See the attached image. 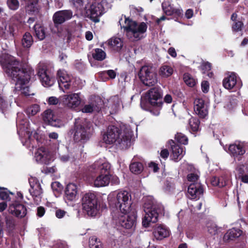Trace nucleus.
Here are the masks:
<instances>
[{"instance_id":"nucleus-35","label":"nucleus","mask_w":248,"mask_h":248,"mask_svg":"<svg viewBox=\"0 0 248 248\" xmlns=\"http://www.w3.org/2000/svg\"><path fill=\"white\" fill-rule=\"evenodd\" d=\"M129 168L131 171L135 174H139L141 173L143 170L142 164L138 162L132 163Z\"/></svg>"},{"instance_id":"nucleus-36","label":"nucleus","mask_w":248,"mask_h":248,"mask_svg":"<svg viewBox=\"0 0 248 248\" xmlns=\"http://www.w3.org/2000/svg\"><path fill=\"white\" fill-rule=\"evenodd\" d=\"M34 29L36 37L40 40H43L45 38V31L44 28L39 24H36L34 26Z\"/></svg>"},{"instance_id":"nucleus-43","label":"nucleus","mask_w":248,"mask_h":248,"mask_svg":"<svg viewBox=\"0 0 248 248\" xmlns=\"http://www.w3.org/2000/svg\"><path fill=\"white\" fill-rule=\"evenodd\" d=\"M175 139L180 143L186 145L188 143V138L182 133H177L175 135Z\"/></svg>"},{"instance_id":"nucleus-31","label":"nucleus","mask_w":248,"mask_h":248,"mask_svg":"<svg viewBox=\"0 0 248 248\" xmlns=\"http://www.w3.org/2000/svg\"><path fill=\"white\" fill-rule=\"evenodd\" d=\"M33 42V38L30 33L26 32L21 40L22 46L25 48H29L31 46Z\"/></svg>"},{"instance_id":"nucleus-38","label":"nucleus","mask_w":248,"mask_h":248,"mask_svg":"<svg viewBox=\"0 0 248 248\" xmlns=\"http://www.w3.org/2000/svg\"><path fill=\"white\" fill-rule=\"evenodd\" d=\"M89 247L90 248H102V244L100 240L94 236L91 237L89 239Z\"/></svg>"},{"instance_id":"nucleus-20","label":"nucleus","mask_w":248,"mask_h":248,"mask_svg":"<svg viewBox=\"0 0 248 248\" xmlns=\"http://www.w3.org/2000/svg\"><path fill=\"white\" fill-rule=\"evenodd\" d=\"M44 121L53 126L59 127L61 124V121L54 115L51 109L45 110L43 114Z\"/></svg>"},{"instance_id":"nucleus-47","label":"nucleus","mask_w":248,"mask_h":248,"mask_svg":"<svg viewBox=\"0 0 248 248\" xmlns=\"http://www.w3.org/2000/svg\"><path fill=\"white\" fill-rule=\"evenodd\" d=\"M175 188L174 184L169 180H166L165 183L164 189L168 193L172 192Z\"/></svg>"},{"instance_id":"nucleus-46","label":"nucleus","mask_w":248,"mask_h":248,"mask_svg":"<svg viewBox=\"0 0 248 248\" xmlns=\"http://www.w3.org/2000/svg\"><path fill=\"white\" fill-rule=\"evenodd\" d=\"M243 27V23L241 21H235L232 25V31L233 32H238L242 30Z\"/></svg>"},{"instance_id":"nucleus-11","label":"nucleus","mask_w":248,"mask_h":248,"mask_svg":"<svg viewBox=\"0 0 248 248\" xmlns=\"http://www.w3.org/2000/svg\"><path fill=\"white\" fill-rule=\"evenodd\" d=\"M37 75L44 86L50 87L54 84L55 79L48 73L47 71V67L45 64L43 63L38 64Z\"/></svg>"},{"instance_id":"nucleus-34","label":"nucleus","mask_w":248,"mask_h":248,"mask_svg":"<svg viewBox=\"0 0 248 248\" xmlns=\"http://www.w3.org/2000/svg\"><path fill=\"white\" fill-rule=\"evenodd\" d=\"M92 56L94 60L102 61L106 58V54L102 49L95 48L93 50Z\"/></svg>"},{"instance_id":"nucleus-32","label":"nucleus","mask_w":248,"mask_h":248,"mask_svg":"<svg viewBox=\"0 0 248 248\" xmlns=\"http://www.w3.org/2000/svg\"><path fill=\"white\" fill-rule=\"evenodd\" d=\"M108 44L117 51L120 50L123 46L122 40L118 37H113L110 39L108 40Z\"/></svg>"},{"instance_id":"nucleus-3","label":"nucleus","mask_w":248,"mask_h":248,"mask_svg":"<svg viewBox=\"0 0 248 248\" xmlns=\"http://www.w3.org/2000/svg\"><path fill=\"white\" fill-rule=\"evenodd\" d=\"M93 132L92 123L79 118L75 119L73 128L70 130L71 134H74V140L81 143H84L89 140Z\"/></svg>"},{"instance_id":"nucleus-57","label":"nucleus","mask_w":248,"mask_h":248,"mask_svg":"<svg viewBox=\"0 0 248 248\" xmlns=\"http://www.w3.org/2000/svg\"><path fill=\"white\" fill-rule=\"evenodd\" d=\"M104 74H107L112 79L115 78L116 76V72L113 70H109L104 71Z\"/></svg>"},{"instance_id":"nucleus-52","label":"nucleus","mask_w":248,"mask_h":248,"mask_svg":"<svg viewBox=\"0 0 248 248\" xmlns=\"http://www.w3.org/2000/svg\"><path fill=\"white\" fill-rule=\"evenodd\" d=\"M202 90L204 93H207L209 91V84L207 81H203L201 84Z\"/></svg>"},{"instance_id":"nucleus-1","label":"nucleus","mask_w":248,"mask_h":248,"mask_svg":"<svg viewBox=\"0 0 248 248\" xmlns=\"http://www.w3.org/2000/svg\"><path fill=\"white\" fill-rule=\"evenodd\" d=\"M0 63L4 72L16 83V88L21 91L25 96L34 95V93L26 85L29 83L33 70L20 67V62L15 57L8 54L0 55Z\"/></svg>"},{"instance_id":"nucleus-50","label":"nucleus","mask_w":248,"mask_h":248,"mask_svg":"<svg viewBox=\"0 0 248 248\" xmlns=\"http://www.w3.org/2000/svg\"><path fill=\"white\" fill-rule=\"evenodd\" d=\"M51 187L53 191L59 192L62 187V185L58 182H54L51 184Z\"/></svg>"},{"instance_id":"nucleus-58","label":"nucleus","mask_w":248,"mask_h":248,"mask_svg":"<svg viewBox=\"0 0 248 248\" xmlns=\"http://www.w3.org/2000/svg\"><path fill=\"white\" fill-rule=\"evenodd\" d=\"M45 213V208L42 206H40L37 208V215L39 217H42L44 216Z\"/></svg>"},{"instance_id":"nucleus-53","label":"nucleus","mask_w":248,"mask_h":248,"mask_svg":"<svg viewBox=\"0 0 248 248\" xmlns=\"http://www.w3.org/2000/svg\"><path fill=\"white\" fill-rule=\"evenodd\" d=\"M202 69L204 71H208L211 69V64L209 62H203L202 64Z\"/></svg>"},{"instance_id":"nucleus-10","label":"nucleus","mask_w":248,"mask_h":248,"mask_svg":"<svg viewBox=\"0 0 248 248\" xmlns=\"http://www.w3.org/2000/svg\"><path fill=\"white\" fill-rule=\"evenodd\" d=\"M122 215L113 217L122 227L125 229H131L134 227L136 223V212L135 210L129 211V213H121Z\"/></svg>"},{"instance_id":"nucleus-28","label":"nucleus","mask_w":248,"mask_h":248,"mask_svg":"<svg viewBox=\"0 0 248 248\" xmlns=\"http://www.w3.org/2000/svg\"><path fill=\"white\" fill-rule=\"evenodd\" d=\"M242 231L238 229L232 228L229 230L224 235L223 240L228 242L237 238L242 235Z\"/></svg>"},{"instance_id":"nucleus-21","label":"nucleus","mask_w":248,"mask_h":248,"mask_svg":"<svg viewBox=\"0 0 248 248\" xmlns=\"http://www.w3.org/2000/svg\"><path fill=\"white\" fill-rule=\"evenodd\" d=\"M10 212L17 217L22 218L27 214V209L25 206L17 202H15L9 206Z\"/></svg>"},{"instance_id":"nucleus-64","label":"nucleus","mask_w":248,"mask_h":248,"mask_svg":"<svg viewBox=\"0 0 248 248\" xmlns=\"http://www.w3.org/2000/svg\"><path fill=\"white\" fill-rule=\"evenodd\" d=\"M55 248H67L65 243H59L56 245Z\"/></svg>"},{"instance_id":"nucleus-56","label":"nucleus","mask_w":248,"mask_h":248,"mask_svg":"<svg viewBox=\"0 0 248 248\" xmlns=\"http://www.w3.org/2000/svg\"><path fill=\"white\" fill-rule=\"evenodd\" d=\"M9 194L8 192L5 191V189H1L0 191V198L2 200H8L9 198Z\"/></svg>"},{"instance_id":"nucleus-40","label":"nucleus","mask_w":248,"mask_h":248,"mask_svg":"<svg viewBox=\"0 0 248 248\" xmlns=\"http://www.w3.org/2000/svg\"><path fill=\"white\" fill-rule=\"evenodd\" d=\"M183 79L185 82L189 87H193L196 84L195 79L189 74H185Z\"/></svg>"},{"instance_id":"nucleus-5","label":"nucleus","mask_w":248,"mask_h":248,"mask_svg":"<svg viewBox=\"0 0 248 248\" xmlns=\"http://www.w3.org/2000/svg\"><path fill=\"white\" fill-rule=\"evenodd\" d=\"M108 201L111 206L114 205L119 209L121 213H129L134 210L131 208L132 201L131 194L126 191H121L116 195H109Z\"/></svg>"},{"instance_id":"nucleus-51","label":"nucleus","mask_w":248,"mask_h":248,"mask_svg":"<svg viewBox=\"0 0 248 248\" xmlns=\"http://www.w3.org/2000/svg\"><path fill=\"white\" fill-rule=\"evenodd\" d=\"M187 178L189 181L195 183V182L198 179L199 176L196 174L191 173L187 175Z\"/></svg>"},{"instance_id":"nucleus-26","label":"nucleus","mask_w":248,"mask_h":248,"mask_svg":"<svg viewBox=\"0 0 248 248\" xmlns=\"http://www.w3.org/2000/svg\"><path fill=\"white\" fill-rule=\"evenodd\" d=\"M237 77L234 73L229 72L223 80V85L225 88L230 90L236 84Z\"/></svg>"},{"instance_id":"nucleus-39","label":"nucleus","mask_w":248,"mask_h":248,"mask_svg":"<svg viewBox=\"0 0 248 248\" xmlns=\"http://www.w3.org/2000/svg\"><path fill=\"white\" fill-rule=\"evenodd\" d=\"M40 111V107L37 104H34L29 107L26 109V112L28 115L33 116L36 114Z\"/></svg>"},{"instance_id":"nucleus-59","label":"nucleus","mask_w":248,"mask_h":248,"mask_svg":"<svg viewBox=\"0 0 248 248\" xmlns=\"http://www.w3.org/2000/svg\"><path fill=\"white\" fill-rule=\"evenodd\" d=\"M211 184L214 186H218L219 187V180L218 177H214L212 178L211 181Z\"/></svg>"},{"instance_id":"nucleus-18","label":"nucleus","mask_w":248,"mask_h":248,"mask_svg":"<svg viewBox=\"0 0 248 248\" xmlns=\"http://www.w3.org/2000/svg\"><path fill=\"white\" fill-rule=\"evenodd\" d=\"M34 157L38 163L47 164L50 162L51 156L46 148L41 147L35 153Z\"/></svg>"},{"instance_id":"nucleus-8","label":"nucleus","mask_w":248,"mask_h":248,"mask_svg":"<svg viewBox=\"0 0 248 248\" xmlns=\"http://www.w3.org/2000/svg\"><path fill=\"white\" fill-rule=\"evenodd\" d=\"M138 76L141 81L146 86H152L157 82L155 68L152 64L142 66Z\"/></svg>"},{"instance_id":"nucleus-15","label":"nucleus","mask_w":248,"mask_h":248,"mask_svg":"<svg viewBox=\"0 0 248 248\" xmlns=\"http://www.w3.org/2000/svg\"><path fill=\"white\" fill-rule=\"evenodd\" d=\"M60 100L63 105L69 108H75L81 102L80 93H79L63 95L60 97Z\"/></svg>"},{"instance_id":"nucleus-48","label":"nucleus","mask_w":248,"mask_h":248,"mask_svg":"<svg viewBox=\"0 0 248 248\" xmlns=\"http://www.w3.org/2000/svg\"><path fill=\"white\" fill-rule=\"evenodd\" d=\"M7 107V102L5 100L4 97L0 94V111L3 112Z\"/></svg>"},{"instance_id":"nucleus-44","label":"nucleus","mask_w":248,"mask_h":248,"mask_svg":"<svg viewBox=\"0 0 248 248\" xmlns=\"http://www.w3.org/2000/svg\"><path fill=\"white\" fill-rule=\"evenodd\" d=\"M7 4L8 7L12 10H17L19 5V2L17 0H7Z\"/></svg>"},{"instance_id":"nucleus-24","label":"nucleus","mask_w":248,"mask_h":248,"mask_svg":"<svg viewBox=\"0 0 248 248\" xmlns=\"http://www.w3.org/2000/svg\"><path fill=\"white\" fill-rule=\"evenodd\" d=\"M78 187L76 185L73 183L68 184L65 190V200L74 201L76 200L78 195Z\"/></svg>"},{"instance_id":"nucleus-37","label":"nucleus","mask_w":248,"mask_h":248,"mask_svg":"<svg viewBox=\"0 0 248 248\" xmlns=\"http://www.w3.org/2000/svg\"><path fill=\"white\" fill-rule=\"evenodd\" d=\"M40 9L38 4V1L34 0L31 2L27 6V10L32 14H36L39 13Z\"/></svg>"},{"instance_id":"nucleus-41","label":"nucleus","mask_w":248,"mask_h":248,"mask_svg":"<svg viewBox=\"0 0 248 248\" xmlns=\"http://www.w3.org/2000/svg\"><path fill=\"white\" fill-rule=\"evenodd\" d=\"M207 227L208 232L212 235H216L220 231V228L214 223H209Z\"/></svg>"},{"instance_id":"nucleus-4","label":"nucleus","mask_w":248,"mask_h":248,"mask_svg":"<svg viewBox=\"0 0 248 248\" xmlns=\"http://www.w3.org/2000/svg\"><path fill=\"white\" fill-rule=\"evenodd\" d=\"M110 164L104 159H100L91 165L89 170L93 173H98L99 175L94 181L95 187L108 186L110 182Z\"/></svg>"},{"instance_id":"nucleus-14","label":"nucleus","mask_w":248,"mask_h":248,"mask_svg":"<svg viewBox=\"0 0 248 248\" xmlns=\"http://www.w3.org/2000/svg\"><path fill=\"white\" fill-rule=\"evenodd\" d=\"M29 183L31 186L29 192L33 197L35 203L38 204L41 201L43 193L40 184L33 178L29 179Z\"/></svg>"},{"instance_id":"nucleus-55","label":"nucleus","mask_w":248,"mask_h":248,"mask_svg":"<svg viewBox=\"0 0 248 248\" xmlns=\"http://www.w3.org/2000/svg\"><path fill=\"white\" fill-rule=\"evenodd\" d=\"M66 214V212L65 211L60 209H57L55 212V215L56 217L59 218H61L63 217Z\"/></svg>"},{"instance_id":"nucleus-19","label":"nucleus","mask_w":248,"mask_h":248,"mask_svg":"<svg viewBox=\"0 0 248 248\" xmlns=\"http://www.w3.org/2000/svg\"><path fill=\"white\" fill-rule=\"evenodd\" d=\"M73 13L71 10H62L56 12L53 16L54 24L59 25L71 19Z\"/></svg>"},{"instance_id":"nucleus-29","label":"nucleus","mask_w":248,"mask_h":248,"mask_svg":"<svg viewBox=\"0 0 248 248\" xmlns=\"http://www.w3.org/2000/svg\"><path fill=\"white\" fill-rule=\"evenodd\" d=\"M101 108L100 105L96 104L95 101H93L85 105L81 110L83 113H92L93 111L98 112L100 110Z\"/></svg>"},{"instance_id":"nucleus-54","label":"nucleus","mask_w":248,"mask_h":248,"mask_svg":"<svg viewBox=\"0 0 248 248\" xmlns=\"http://www.w3.org/2000/svg\"><path fill=\"white\" fill-rule=\"evenodd\" d=\"M59 102V99L56 97L51 96L48 99V103L49 105H57Z\"/></svg>"},{"instance_id":"nucleus-49","label":"nucleus","mask_w":248,"mask_h":248,"mask_svg":"<svg viewBox=\"0 0 248 248\" xmlns=\"http://www.w3.org/2000/svg\"><path fill=\"white\" fill-rule=\"evenodd\" d=\"M5 221L7 228L9 230H13L15 226L14 220L11 218H6Z\"/></svg>"},{"instance_id":"nucleus-61","label":"nucleus","mask_w":248,"mask_h":248,"mask_svg":"<svg viewBox=\"0 0 248 248\" xmlns=\"http://www.w3.org/2000/svg\"><path fill=\"white\" fill-rule=\"evenodd\" d=\"M169 155V151L167 149H163L160 152V156L163 158H167Z\"/></svg>"},{"instance_id":"nucleus-13","label":"nucleus","mask_w":248,"mask_h":248,"mask_svg":"<svg viewBox=\"0 0 248 248\" xmlns=\"http://www.w3.org/2000/svg\"><path fill=\"white\" fill-rule=\"evenodd\" d=\"M162 93L160 88L154 87L149 90L146 94L149 103L153 106L160 107L162 105Z\"/></svg>"},{"instance_id":"nucleus-27","label":"nucleus","mask_w":248,"mask_h":248,"mask_svg":"<svg viewBox=\"0 0 248 248\" xmlns=\"http://www.w3.org/2000/svg\"><path fill=\"white\" fill-rule=\"evenodd\" d=\"M153 233L156 239L162 240L169 236L170 231L165 226L160 225L155 228Z\"/></svg>"},{"instance_id":"nucleus-9","label":"nucleus","mask_w":248,"mask_h":248,"mask_svg":"<svg viewBox=\"0 0 248 248\" xmlns=\"http://www.w3.org/2000/svg\"><path fill=\"white\" fill-rule=\"evenodd\" d=\"M163 211V208L161 205L154 204L150 208L147 207L145 210V214L142 219V225L147 227L150 223L157 222L158 215L162 214Z\"/></svg>"},{"instance_id":"nucleus-63","label":"nucleus","mask_w":248,"mask_h":248,"mask_svg":"<svg viewBox=\"0 0 248 248\" xmlns=\"http://www.w3.org/2000/svg\"><path fill=\"white\" fill-rule=\"evenodd\" d=\"M193 15V10L191 9H188L186 10L185 15L187 18L189 19L192 17Z\"/></svg>"},{"instance_id":"nucleus-45","label":"nucleus","mask_w":248,"mask_h":248,"mask_svg":"<svg viewBox=\"0 0 248 248\" xmlns=\"http://www.w3.org/2000/svg\"><path fill=\"white\" fill-rule=\"evenodd\" d=\"M229 179V175L227 174H224L218 177L219 180V187H222L226 186Z\"/></svg>"},{"instance_id":"nucleus-23","label":"nucleus","mask_w":248,"mask_h":248,"mask_svg":"<svg viewBox=\"0 0 248 248\" xmlns=\"http://www.w3.org/2000/svg\"><path fill=\"white\" fill-rule=\"evenodd\" d=\"M169 143L171 146V156L172 157V159L174 161L177 162L181 159L183 157L185 154V152L184 151L182 147H181L179 145L175 144L173 140H169Z\"/></svg>"},{"instance_id":"nucleus-16","label":"nucleus","mask_w":248,"mask_h":248,"mask_svg":"<svg viewBox=\"0 0 248 248\" xmlns=\"http://www.w3.org/2000/svg\"><path fill=\"white\" fill-rule=\"evenodd\" d=\"M59 88L63 92L69 90L71 87L72 78L64 70H60L57 72Z\"/></svg>"},{"instance_id":"nucleus-7","label":"nucleus","mask_w":248,"mask_h":248,"mask_svg":"<svg viewBox=\"0 0 248 248\" xmlns=\"http://www.w3.org/2000/svg\"><path fill=\"white\" fill-rule=\"evenodd\" d=\"M82 210L84 213L90 217H95L98 213L99 206L97 199L94 193H86L82 198Z\"/></svg>"},{"instance_id":"nucleus-33","label":"nucleus","mask_w":248,"mask_h":248,"mask_svg":"<svg viewBox=\"0 0 248 248\" xmlns=\"http://www.w3.org/2000/svg\"><path fill=\"white\" fill-rule=\"evenodd\" d=\"M173 72V68L169 65H162L159 69V74L162 78L170 76Z\"/></svg>"},{"instance_id":"nucleus-12","label":"nucleus","mask_w":248,"mask_h":248,"mask_svg":"<svg viewBox=\"0 0 248 248\" xmlns=\"http://www.w3.org/2000/svg\"><path fill=\"white\" fill-rule=\"evenodd\" d=\"M101 8V5L95 2L92 4L86 5L85 7L86 16L93 22H98L99 21V17L102 15Z\"/></svg>"},{"instance_id":"nucleus-22","label":"nucleus","mask_w":248,"mask_h":248,"mask_svg":"<svg viewBox=\"0 0 248 248\" xmlns=\"http://www.w3.org/2000/svg\"><path fill=\"white\" fill-rule=\"evenodd\" d=\"M203 192V189L200 184L192 183L188 187L187 197L191 199H199Z\"/></svg>"},{"instance_id":"nucleus-6","label":"nucleus","mask_w":248,"mask_h":248,"mask_svg":"<svg viewBox=\"0 0 248 248\" xmlns=\"http://www.w3.org/2000/svg\"><path fill=\"white\" fill-rule=\"evenodd\" d=\"M124 22L126 26H124L123 28L129 40L137 41L143 37V34L147 29V25L145 23L142 22L138 23L126 17Z\"/></svg>"},{"instance_id":"nucleus-42","label":"nucleus","mask_w":248,"mask_h":248,"mask_svg":"<svg viewBox=\"0 0 248 248\" xmlns=\"http://www.w3.org/2000/svg\"><path fill=\"white\" fill-rule=\"evenodd\" d=\"M200 121L198 119L196 118H191L189 120V124L193 131H197L199 127Z\"/></svg>"},{"instance_id":"nucleus-17","label":"nucleus","mask_w":248,"mask_h":248,"mask_svg":"<svg viewBox=\"0 0 248 248\" xmlns=\"http://www.w3.org/2000/svg\"><path fill=\"white\" fill-rule=\"evenodd\" d=\"M195 113L201 118H204L208 113V106L202 98H196L194 102Z\"/></svg>"},{"instance_id":"nucleus-2","label":"nucleus","mask_w":248,"mask_h":248,"mask_svg":"<svg viewBox=\"0 0 248 248\" xmlns=\"http://www.w3.org/2000/svg\"><path fill=\"white\" fill-rule=\"evenodd\" d=\"M133 136V132L129 126L124 125L120 128L109 125L103 136V140L107 144L116 142L121 148L127 149L131 145Z\"/></svg>"},{"instance_id":"nucleus-62","label":"nucleus","mask_w":248,"mask_h":248,"mask_svg":"<svg viewBox=\"0 0 248 248\" xmlns=\"http://www.w3.org/2000/svg\"><path fill=\"white\" fill-rule=\"evenodd\" d=\"M149 167L151 169H153L154 171L156 172L158 170L157 165L154 162H151L149 164Z\"/></svg>"},{"instance_id":"nucleus-60","label":"nucleus","mask_w":248,"mask_h":248,"mask_svg":"<svg viewBox=\"0 0 248 248\" xmlns=\"http://www.w3.org/2000/svg\"><path fill=\"white\" fill-rule=\"evenodd\" d=\"M168 53L172 57L175 58L177 56V53L174 48L171 47L168 51Z\"/></svg>"},{"instance_id":"nucleus-30","label":"nucleus","mask_w":248,"mask_h":248,"mask_svg":"<svg viewBox=\"0 0 248 248\" xmlns=\"http://www.w3.org/2000/svg\"><path fill=\"white\" fill-rule=\"evenodd\" d=\"M162 6L164 13L167 16H172L173 15L179 16L181 14V10L174 8L170 4L165 6V4L162 3Z\"/></svg>"},{"instance_id":"nucleus-25","label":"nucleus","mask_w":248,"mask_h":248,"mask_svg":"<svg viewBox=\"0 0 248 248\" xmlns=\"http://www.w3.org/2000/svg\"><path fill=\"white\" fill-rule=\"evenodd\" d=\"M244 146L243 142H235L234 144L230 145L229 151L233 157H237L239 155H242L245 153Z\"/></svg>"}]
</instances>
